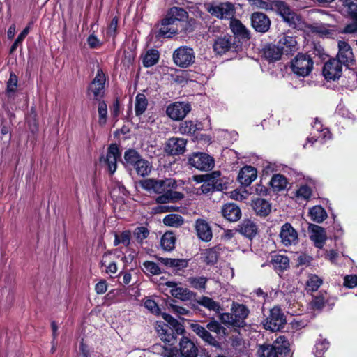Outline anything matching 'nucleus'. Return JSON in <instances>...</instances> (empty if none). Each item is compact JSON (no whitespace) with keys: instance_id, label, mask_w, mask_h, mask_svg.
Here are the masks:
<instances>
[{"instance_id":"a878e982","label":"nucleus","mask_w":357,"mask_h":357,"mask_svg":"<svg viewBox=\"0 0 357 357\" xmlns=\"http://www.w3.org/2000/svg\"><path fill=\"white\" fill-rule=\"evenodd\" d=\"M170 329L168 325L158 326V333L163 342L172 346L175 343L178 335Z\"/></svg>"},{"instance_id":"a19ab883","label":"nucleus","mask_w":357,"mask_h":357,"mask_svg":"<svg viewBox=\"0 0 357 357\" xmlns=\"http://www.w3.org/2000/svg\"><path fill=\"white\" fill-rule=\"evenodd\" d=\"M159 59V52L155 50H149L143 56V64L146 67L155 65Z\"/></svg>"},{"instance_id":"cd10ccee","label":"nucleus","mask_w":357,"mask_h":357,"mask_svg":"<svg viewBox=\"0 0 357 357\" xmlns=\"http://www.w3.org/2000/svg\"><path fill=\"white\" fill-rule=\"evenodd\" d=\"M178 31V26L165 17L161 22L159 36L169 38L176 33Z\"/></svg>"},{"instance_id":"473e14b6","label":"nucleus","mask_w":357,"mask_h":357,"mask_svg":"<svg viewBox=\"0 0 357 357\" xmlns=\"http://www.w3.org/2000/svg\"><path fill=\"white\" fill-rule=\"evenodd\" d=\"M172 190L173 189H169L163 192V195L158 197L156 199L157 203L165 204L168 202H173L181 199L183 197V195L180 192L173 191Z\"/></svg>"},{"instance_id":"39448f33","label":"nucleus","mask_w":357,"mask_h":357,"mask_svg":"<svg viewBox=\"0 0 357 357\" xmlns=\"http://www.w3.org/2000/svg\"><path fill=\"white\" fill-rule=\"evenodd\" d=\"M291 67L295 74L305 77L311 72L313 62L308 55L301 54L293 59Z\"/></svg>"},{"instance_id":"774afa93","label":"nucleus","mask_w":357,"mask_h":357,"mask_svg":"<svg viewBox=\"0 0 357 357\" xmlns=\"http://www.w3.org/2000/svg\"><path fill=\"white\" fill-rule=\"evenodd\" d=\"M344 285L349 289L357 286V275H346L344 278Z\"/></svg>"},{"instance_id":"338daca9","label":"nucleus","mask_w":357,"mask_h":357,"mask_svg":"<svg viewBox=\"0 0 357 357\" xmlns=\"http://www.w3.org/2000/svg\"><path fill=\"white\" fill-rule=\"evenodd\" d=\"M191 285L196 289H204L206 282V278L204 277L190 278Z\"/></svg>"},{"instance_id":"c03bdc74","label":"nucleus","mask_w":357,"mask_h":357,"mask_svg":"<svg viewBox=\"0 0 357 357\" xmlns=\"http://www.w3.org/2000/svg\"><path fill=\"white\" fill-rule=\"evenodd\" d=\"M270 184L275 191H280L286 188L287 181L282 175L275 174L272 177Z\"/></svg>"},{"instance_id":"37998d69","label":"nucleus","mask_w":357,"mask_h":357,"mask_svg":"<svg viewBox=\"0 0 357 357\" xmlns=\"http://www.w3.org/2000/svg\"><path fill=\"white\" fill-rule=\"evenodd\" d=\"M147 99L144 94H138L135 98V112L137 116L142 115L146 109Z\"/></svg>"},{"instance_id":"ddd939ff","label":"nucleus","mask_w":357,"mask_h":357,"mask_svg":"<svg viewBox=\"0 0 357 357\" xmlns=\"http://www.w3.org/2000/svg\"><path fill=\"white\" fill-rule=\"evenodd\" d=\"M190 107L188 103L176 102L167 108V114L173 120H181L190 112Z\"/></svg>"},{"instance_id":"f8f14e48","label":"nucleus","mask_w":357,"mask_h":357,"mask_svg":"<svg viewBox=\"0 0 357 357\" xmlns=\"http://www.w3.org/2000/svg\"><path fill=\"white\" fill-rule=\"evenodd\" d=\"M190 165L199 170L208 171L213 167V158L203 153H195L189 159Z\"/></svg>"},{"instance_id":"c756f323","label":"nucleus","mask_w":357,"mask_h":357,"mask_svg":"<svg viewBox=\"0 0 357 357\" xmlns=\"http://www.w3.org/2000/svg\"><path fill=\"white\" fill-rule=\"evenodd\" d=\"M252 208L260 216H266L271 212V205L265 199L257 198L253 202Z\"/></svg>"},{"instance_id":"6e6552de","label":"nucleus","mask_w":357,"mask_h":357,"mask_svg":"<svg viewBox=\"0 0 357 357\" xmlns=\"http://www.w3.org/2000/svg\"><path fill=\"white\" fill-rule=\"evenodd\" d=\"M280 238L285 246L294 245L298 242V234L289 223H285L280 229Z\"/></svg>"},{"instance_id":"5701e85b","label":"nucleus","mask_w":357,"mask_h":357,"mask_svg":"<svg viewBox=\"0 0 357 357\" xmlns=\"http://www.w3.org/2000/svg\"><path fill=\"white\" fill-rule=\"evenodd\" d=\"M278 45L283 53L289 54L297 50V40L294 37L287 34L280 36Z\"/></svg>"},{"instance_id":"4d7b16f0","label":"nucleus","mask_w":357,"mask_h":357,"mask_svg":"<svg viewBox=\"0 0 357 357\" xmlns=\"http://www.w3.org/2000/svg\"><path fill=\"white\" fill-rule=\"evenodd\" d=\"M229 197L231 199L244 201L248 199L249 197V192L245 189L235 190L229 192Z\"/></svg>"},{"instance_id":"6ab92c4d","label":"nucleus","mask_w":357,"mask_h":357,"mask_svg":"<svg viewBox=\"0 0 357 357\" xmlns=\"http://www.w3.org/2000/svg\"><path fill=\"white\" fill-rule=\"evenodd\" d=\"M257 176V169L252 166H245L241 169L238 179L239 182L245 186H248L254 181Z\"/></svg>"},{"instance_id":"79ce46f5","label":"nucleus","mask_w":357,"mask_h":357,"mask_svg":"<svg viewBox=\"0 0 357 357\" xmlns=\"http://www.w3.org/2000/svg\"><path fill=\"white\" fill-rule=\"evenodd\" d=\"M171 294L176 298L186 301L192 298L193 294L188 289L182 287H176L171 289Z\"/></svg>"},{"instance_id":"a211bd4d","label":"nucleus","mask_w":357,"mask_h":357,"mask_svg":"<svg viewBox=\"0 0 357 357\" xmlns=\"http://www.w3.org/2000/svg\"><path fill=\"white\" fill-rule=\"evenodd\" d=\"M253 28L259 32H266L268 30L271 21L268 17L261 13H255L251 17Z\"/></svg>"},{"instance_id":"e433bc0d","label":"nucleus","mask_w":357,"mask_h":357,"mask_svg":"<svg viewBox=\"0 0 357 357\" xmlns=\"http://www.w3.org/2000/svg\"><path fill=\"white\" fill-rule=\"evenodd\" d=\"M197 303L207 308L209 310L214 311L215 312H220L221 307L219 303L213 301L212 298L207 296H202L198 301Z\"/></svg>"},{"instance_id":"f3484780","label":"nucleus","mask_w":357,"mask_h":357,"mask_svg":"<svg viewBox=\"0 0 357 357\" xmlns=\"http://www.w3.org/2000/svg\"><path fill=\"white\" fill-rule=\"evenodd\" d=\"M208 10L213 15L220 18H229L234 14V6L231 3H220L218 4L211 5L208 8Z\"/></svg>"},{"instance_id":"20e7f679","label":"nucleus","mask_w":357,"mask_h":357,"mask_svg":"<svg viewBox=\"0 0 357 357\" xmlns=\"http://www.w3.org/2000/svg\"><path fill=\"white\" fill-rule=\"evenodd\" d=\"M286 317L280 307H273L264 324V328L273 332L282 329L286 324Z\"/></svg>"},{"instance_id":"7ed1b4c3","label":"nucleus","mask_w":357,"mask_h":357,"mask_svg":"<svg viewBox=\"0 0 357 357\" xmlns=\"http://www.w3.org/2000/svg\"><path fill=\"white\" fill-rule=\"evenodd\" d=\"M139 183L144 190L153 191L158 194L163 193L169 189L176 188V181L172 178L165 180L144 179L141 181Z\"/></svg>"},{"instance_id":"3c124183","label":"nucleus","mask_w":357,"mask_h":357,"mask_svg":"<svg viewBox=\"0 0 357 357\" xmlns=\"http://www.w3.org/2000/svg\"><path fill=\"white\" fill-rule=\"evenodd\" d=\"M163 222L167 226L178 227L183 223V220L178 214H170L165 217Z\"/></svg>"},{"instance_id":"58836bf2","label":"nucleus","mask_w":357,"mask_h":357,"mask_svg":"<svg viewBox=\"0 0 357 357\" xmlns=\"http://www.w3.org/2000/svg\"><path fill=\"white\" fill-rule=\"evenodd\" d=\"M176 238L172 232H166L161 238L160 243L162 248L167 251L174 248Z\"/></svg>"},{"instance_id":"5fc2aeb1","label":"nucleus","mask_w":357,"mask_h":357,"mask_svg":"<svg viewBox=\"0 0 357 357\" xmlns=\"http://www.w3.org/2000/svg\"><path fill=\"white\" fill-rule=\"evenodd\" d=\"M149 234V230L143 227L136 228L133 233L137 243L139 245H142L144 240L148 237Z\"/></svg>"},{"instance_id":"de8ad7c7","label":"nucleus","mask_w":357,"mask_h":357,"mask_svg":"<svg viewBox=\"0 0 357 357\" xmlns=\"http://www.w3.org/2000/svg\"><path fill=\"white\" fill-rule=\"evenodd\" d=\"M329 342L326 339H319L316 342L314 348V354L315 357H324V352L328 349Z\"/></svg>"},{"instance_id":"603ef678","label":"nucleus","mask_w":357,"mask_h":357,"mask_svg":"<svg viewBox=\"0 0 357 357\" xmlns=\"http://www.w3.org/2000/svg\"><path fill=\"white\" fill-rule=\"evenodd\" d=\"M142 157L135 150H128L124 153V160L127 164L135 166Z\"/></svg>"},{"instance_id":"2f4dec72","label":"nucleus","mask_w":357,"mask_h":357,"mask_svg":"<svg viewBox=\"0 0 357 357\" xmlns=\"http://www.w3.org/2000/svg\"><path fill=\"white\" fill-rule=\"evenodd\" d=\"M282 53L283 52L279 45H269L264 48V57L271 61L279 60Z\"/></svg>"},{"instance_id":"13d9d810","label":"nucleus","mask_w":357,"mask_h":357,"mask_svg":"<svg viewBox=\"0 0 357 357\" xmlns=\"http://www.w3.org/2000/svg\"><path fill=\"white\" fill-rule=\"evenodd\" d=\"M17 87V77L14 73H10V78L7 82L6 93L8 96L15 92Z\"/></svg>"},{"instance_id":"2eb2a0df","label":"nucleus","mask_w":357,"mask_h":357,"mask_svg":"<svg viewBox=\"0 0 357 357\" xmlns=\"http://www.w3.org/2000/svg\"><path fill=\"white\" fill-rule=\"evenodd\" d=\"M342 63L335 59L327 61L323 68V74L328 80L339 78L342 74Z\"/></svg>"},{"instance_id":"680f3d73","label":"nucleus","mask_w":357,"mask_h":357,"mask_svg":"<svg viewBox=\"0 0 357 357\" xmlns=\"http://www.w3.org/2000/svg\"><path fill=\"white\" fill-rule=\"evenodd\" d=\"M312 195V190L310 187L307 185H303L301 186L296 192V197L298 200L299 199H303L307 200Z\"/></svg>"},{"instance_id":"6e6d98bb","label":"nucleus","mask_w":357,"mask_h":357,"mask_svg":"<svg viewBox=\"0 0 357 357\" xmlns=\"http://www.w3.org/2000/svg\"><path fill=\"white\" fill-rule=\"evenodd\" d=\"M344 7L352 17L357 18V0H346Z\"/></svg>"},{"instance_id":"c85d7f7f","label":"nucleus","mask_w":357,"mask_h":357,"mask_svg":"<svg viewBox=\"0 0 357 357\" xmlns=\"http://www.w3.org/2000/svg\"><path fill=\"white\" fill-rule=\"evenodd\" d=\"M232 44V37L225 36L224 37L218 38L214 45V51L218 54H223L228 51Z\"/></svg>"},{"instance_id":"8fccbe9b","label":"nucleus","mask_w":357,"mask_h":357,"mask_svg":"<svg viewBox=\"0 0 357 357\" xmlns=\"http://www.w3.org/2000/svg\"><path fill=\"white\" fill-rule=\"evenodd\" d=\"M202 258L208 266H213L218 259V253L215 249L206 250L202 253Z\"/></svg>"},{"instance_id":"bf43d9fd","label":"nucleus","mask_w":357,"mask_h":357,"mask_svg":"<svg viewBox=\"0 0 357 357\" xmlns=\"http://www.w3.org/2000/svg\"><path fill=\"white\" fill-rule=\"evenodd\" d=\"M98 122L100 125H105L107 121V107L104 102H100L98 104Z\"/></svg>"},{"instance_id":"09e8293b","label":"nucleus","mask_w":357,"mask_h":357,"mask_svg":"<svg viewBox=\"0 0 357 357\" xmlns=\"http://www.w3.org/2000/svg\"><path fill=\"white\" fill-rule=\"evenodd\" d=\"M309 214L313 221L321 222L326 218V214L324 210L319 206L312 207Z\"/></svg>"},{"instance_id":"1a4fd4ad","label":"nucleus","mask_w":357,"mask_h":357,"mask_svg":"<svg viewBox=\"0 0 357 357\" xmlns=\"http://www.w3.org/2000/svg\"><path fill=\"white\" fill-rule=\"evenodd\" d=\"M190 327L192 331L206 344L215 347V349L221 348L220 342L213 337L206 328L198 324H192Z\"/></svg>"},{"instance_id":"864d4df0","label":"nucleus","mask_w":357,"mask_h":357,"mask_svg":"<svg viewBox=\"0 0 357 357\" xmlns=\"http://www.w3.org/2000/svg\"><path fill=\"white\" fill-rule=\"evenodd\" d=\"M215 181L213 178H206L203 184L197 191V195L206 194L212 191L215 188Z\"/></svg>"},{"instance_id":"9d476101","label":"nucleus","mask_w":357,"mask_h":357,"mask_svg":"<svg viewBox=\"0 0 357 357\" xmlns=\"http://www.w3.org/2000/svg\"><path fill=\"white\" fill-rule=\"evenodd\" d=\"M123 245L126 248V252H131L128 255V259L132 260L137 255V251L132 248L131 233L128 230L123 231L119 233H115L114 245Z\"/></svg>"},{"instance_id":"412c9836","label":"nucleus","mask_w":357,"mask_h":357,"mask_svg":"<svg viewBox=\"0 0 357 357\" xmlns=\"http://www.w3.org/2000/svg\"><path fill=\"white\" fill-rule=\"evenodd\" d=\"M312 127L313 132L312 135H313V136L307 139V142L303 145L304 148H307L308 143L313 144L314 142L319 139L330 138L329 130L327 128H322V125L317 119L315 120Z\"/></svg>"},{"instance_id":"b1692460","label":"nucleus","mask_w":357,"mask_h":357,"mask_svg":"<svg viewBox=\"0 0 357 357\" xmlns=\"http://www.w3.org/2000/svg\"><path fill=\"white\" fill-rule=\"evenodd\" d=\"M231 312H233L238 327L243 326L245 324L244 320L249 314L248 309L244 305L234 303Z\"/></svg>"},{"instance_id":"9b49d317","label":"nucleus","mask_w":357,"mask_h":357,"mask_svg":"<svg viewBox=\"0 0 357 357\" xmlns=\"http://www.w3.org/2000/svg\"><path fill=\"white\" fill-rule=\"evenodd\" d=\"M105 77L102 70H98L93 81L88 89V95L91 98L98 99L103 94Z\"/></svg>"},{"instance_id":"49530a36","label":"nucleus","mask_w":357,"mask_h":357,"mask_svg":"<svg viewBox=\"0 0 357 357\" xmlns=\"http://www.w3.org/2000/svg\"><path fill=\"white\" fill-rule=\"evenodd\" d=\"M208 331L215 333L218 336L225 337L227 335V329L223 327L218 321L211 320L206 324Z\"/></svg>"},{"instance_id":"f03ea898","label":"nucleus","mask_w":357,"mask_h":357,"mask_svg":"<svg viewBox=\"0 0 357 357\" xmlns=\"http://www.w3.org/2000/svg\"><path fill=\"white\" fill-rule=\"evenodd\" d=\"M285 337L280 336L273 344L261 346L258 351L259 357H283L289 353L288 342Z\"/></svg>"},{"instance_id":"aec40b11","label":"nucleus","mask_w":357,"mask_h":357,"mask_svg":"<svg viewBox=\"0 0 357 357\" xmlns=\"http://www.w3.org/2000/svg\"><path fill=\"white\" fill-rule=\"evenodd\" d=\"M186 142L181 138H171L167 142L165 151L171 155H179L185 151Z\"/></svg>"},{"instance_id":"72a5a7b5","label":"nucleus","mask_w":357,"mask_h":357,"mask_svg":"<svg viewBox=\"0 0 357 357\" xmlns=\"http://www.w3.org/2000/svg\"><path fill=\"white\" fill-rule=\"evenodd\" d=\"M187 15L185 10L181 8L173 7L168 12L166 18L178 26L179 21Z\"/></svg>"},{"instance_id":"052dcab7","label":"nucleus","mask_w":357,"mask_h":357,"mask_svg":"<svg viewBox=\"0 0 357 357\" xmlns=\"http://www.w3.org/2000/svg\"><path fill=\"white\" fill-rule=\"evenodd\" d=\"M220 320L221 322L227 326H231L234 327H238L234 319L233 312L232 313H222L220 315Z\"/></svg>"},{"instance_id":"c9c22d12","label":"nucleus","mask_w":357,"mask_h":357,"mask_svg":"<svg viewBox=\"0 0 357 357\" xmlns=\"http://www.w3.org/2000/svg\"><path fill=\"white\" fill-rule=\"evenodd\" d=\"M288 264L289 259L286 255L275 253L271 255L270 264L268 265L274 268H286Z\"/></svg>"},{"instance_id":"f257e3e1","label":"nucleus","mask_w":357,"mask_h":357,"mask_svg":"<svg viewBox=\"0 0 357 357\" xmlns=\"http://www.w3.org/2000/svg\"><path fill=\"white\" fill-rule=\"evenodd\" d=\"M249 3L255 8L265 10H271L280 14L289 26L303 30L306 25L301 17L296 13L293 11L284 2L273 1L266 2L263 0H248Z\"/></svg>"},{"instance_id":"dca6fc26","label":"nucleus","mask_w":357,"mask_h":357,"mask_svg":"<svg viewBox=\"0 0 357 357\" xmlns=\"http://www.w3.org/2000/svg\"><path fill=\"white\" fill-rule=\"evenodd\" d=\"M179 354L181 357H197L199 349L193 341L183 336L179 341Z\"/></svg>"},{"instance_id":"ea45409f","label":"nucleus","mask_w":357,"mask_h":357,"mask_svg":"<svg viewBox=\"0 0 357 357\" xmlns=\"http://www.w3.org/2000/svg\"><path fill=\"white\" fill-rule=\"evenodd\" d=\"M160 265L170 266L172 268H185L188 266V261L186 259H160Z\"/></svg>"},{"instance_id":"e2e57ef3","label":"nucleus","mask_w":357,"mask_h":357,"mask_svg":"<svg viewBox=\"0 0 357 357\" xmlns=\"http://www.w3.org/2000/svg\"><path fill=\"white\" fill-rule=\"evenodd\" d=\"M326 294H321L317 295L313 298L312 301V307L314 310H321L326 302Z\"/></svg>"},{"instance_id":"bb28decb","label":"nucleus","mask_w":357,"mask_h":357,"mask_svg":"<svg viewBox=\"0 0 357 357\" xmlns=\"http://www.w3.org/2000/svg\"><path fill=\"white\" fill-rule=\"evenodd\" d=\"M223 216L229 221H237L241 215L239 207L233 204H226L222 209Z\"/></svg>"},{"instance_id":"0eeeda50","label":"nucleus","mask_w":357,"mask_h":357,"mask_svg":"<svg viewBox=\"0 0 357 357\" xmlns=\"http://www.w3.org/2000/svg\"><path fill=\"white\" fill-rule=\"evenodd\" d=\"M120 151L116 144L109 146L106 156L101 157L100 162L105 166L110 174H114L116 169L117 159L120 157Z\"/></svg>"},{"instance_id":"7c9ffc66","label":"nucleus","mask_w":357,"mask_h":357,"mask_svg":"<svg viewBox=\"0 0 357 357\" xmlns=\"http://www.w3.org/2000/svg\"><path fill=\"white\" fill-rule=\"evenodd\" d=\"M230 27L232 32L238 37L244 39L249 38V31L245 26L238 20L230 21Z\"/></svg>"},{"instance_id":"4c0bfd02","label":"nucleus","mask_w":357,"mask_h":357,"mask_svg":"<svg viewBox=\"0 0 357 357\" xmlns=\"http://www.w3.org/2000/svg\"><path fill=\"white\" fill-rule=\"evenodd\" d=\"M323 280L321 278L316 275L310 274L308 275L306 281L305 289L307 292H313L317 291L322 284Z\"/></svg>"},{"instance_id":"f704fd0d","label":"nucleus","mask_w":357,"mask_h":357,"mask_svg":"<svg viewBox=\"0 0 357 357\" xmlns=\"http://www.w3.org/2000/svg\"><path fill=\"white\" fill-rule=\"evenodd\" d=\"M257 227L256 225L250 220H245L240 226V232L248 238L256 235Z\"/></svg>"},{"instance_id":"423d86ee","label":"nucleus","mask_w":357,"mask_h":357,"mask_svg":"<svg viewBox=\"0 0 357 357\" xmlns=\"http://www.w3.org/2000/svg\"><path fill=\"white\" fill-rule=\"evenodd\" d=\"M193 50L186 47H181L174 51L173 60L176 65L181 68H187L195 61Z\"/></svg>"},{"instance_id":"4468645a","label":"nucleus","mask_w":357,"mask_h":357,"mask_svg":"<svg viewBox=\"0 0 357 357\" xmlns=\"http://www.w3.org/2000/svg\"><path fill=\"white\" fill-rule=\"evenodd\" d=\"M337 61L345 66H350L354 61V56L350 45L345 41H338Z\"/></svg>"},{"instance_id":"69168bd1","label":"nucleus","mask_w":357,"mask_h":357,"mask_svg":"<svg viewBox=\"0 0 357 357\" xmlns=\"http://www.w3.org/2000/svg\"><path fill=\"white\" fill-rule=\"evenodd\" d=\"M144 307L151 313L158 315L160 314V310L156 302L152 299H146L144 301Z\"/></svg>"},{"instance_id":"a18cd8bd","label":"nucleus","mask_w":357,"mask_h":357,"mask_svg":"<svg viewBox=\"0 0 357 357\" xmlns=\"http://www.w3.org/2000/svg\"><path fill=\"white\" fill-rule=\"evenodd\" d=\"M137 173L142 176H145L148 175L152 169L151 164L142 158L138 160L137 164L134 166Z\"/></svg>"},{"instance_id":"393cba45","label":"nucleus","mask_w":357,"mask_h":357,"mask_svg":"<svg viewBox=\"0 0 357 357\" xmlns=\"http://www.w3.org/2000/svg\"><path fill=\"white\" fill-rule=\"evenodd\" d=\"M310 228L311 229L310 238L314 243L316 247L321 248L326 239V234L325 230L315 225H310Z\"/></svg>"},{"instance_id":"4be33fe9","label":"nucleus","mask_w":357,"mask_h":357,"mask_svg":"<svg viewBox=\"0 0 357 357\" xmlns=\"http://www.w3.org/2000/svg\"><path fill=\"white\" fill-rule=\"evenodd\" d=\"M198 237L204 241H210L212 238V230L208 223L202 219L197 220L195 225Z\"/></svg>"},{"instance_id":"0e129e2a","label":"nucleus","mask_w":357,"mask_h":357,"mask_svg":"<svg viewBox=\"0 0 357 357\" xmlns=\"http://www.w3.org/2000/svg\"><path fill=\"white\" fill-rule=\"evenodd\" d=\"M161 355L163 357H181L177 347H161Z\"/></svg>"}]
</instances>
